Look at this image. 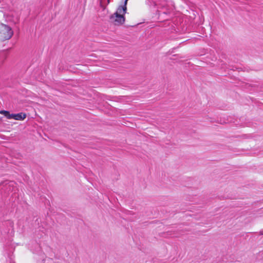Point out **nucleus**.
I'll return each mask as SVG.
<instances>
[{
  "label": "nucleus",
  "instance_id": "nucleus-4",
  "mask_svg": "<svg viewBox=\"0 0 263 263\" xmlns=\"http://www.w3.org/2000/svg\"><path fill=\"white\" fill-rule=\"evenodd\" d=\"M0 114L4 115L7 119H14V114H10L9 111H6V110H1L0 111Z\"/></svg>",
  "mask_w": 263,
  "mask_h": 263
},
{
  "label": "nucleus",
  "instance_id": "nucleus-3",
  "mask_svg": "<svg viewBox=\"0 0 263 263\" xmlns=\"http://www.w3.org/2000/svg\"><path fill=\"white\" fill-rule=\"evenodd\" d=\"M13 35L11 26L0 22V41H5L10 39Z\"/></svg>",
  "mask_w": 263,
  "mask_h": 263
},
{
  "label": "nucleus",
  "instance_id": "nucleus-6",
  "mask_svg": "<svg viewBox=\"0 0 263 263\" xmlns=\"http://www.w3.org/2000/svg\"><path fill=\"white\" fill-rule=\"evenodd\" d=\"M101 4H102L103 2H102V0H101V2H100Z\"/></svg>",
  "mask_w": 263,
  "mask_h": 263
},
{
  "label": "nucleus",
  "instance_id": "nucleus-2",
  "mask_svg": "<svg viewBox=\"0 0 263 263\" xmlns=\"http://www.w3.org/2000/svg\"><path fill=\"white\" fill-rule=\"evenodd\" d=\"M2 21L8 23L10 26L17 24L19 21V16L17 13L13 10H8L5 11H0V18Z\"/></svg>",
  "mask_w": 263,
  "mask_h": 263
},
{
  "label": "nucleus",
  "instance_id": "nucleus-7",
  "mask_svg": "<svg viewBox=\"0 0 263 263\" xmlns=\"http://www.w3.org/2000/svg\"><path fill=\"white\" fill-rule=\"evenodd\" d=\"M109 0H107V3H109Z\"/></svg>",
  "mask_w": 263,
  "mask_h": 263
},
{
  "label": "nucleus",
  "instance_id": "nucleus-5",
  "mask_svg": "<svg viewBox=\"0 0 263 263\" xmlns=\"http://www.w3.org/2000/svg\"><path fill=\"white\" fill-rule=\"evenodd\" d=\"M26 117V115L25 113L21 112L15 114L14 120H23Z\"/></svg>",
  "mask_w": 263,
  "mask_h": 263
},
{
  "label": "nucleus",
  "instance_id": "nucleus-1",
  "mask_svg": "<svg viewBox=\"0 0 263 263\" xmlns=\"http://www.w3.org/2000/svg\"><path fill=\"white\" fill-rule=\"evenodd\" d=\"M128 0H125L124 4L119 6L116 12L112 14L110 19L115 25H121L125 21L124 14L126 11V3Z\"/></svg>",
  "mask_w": 263,
  "mask_h": 263
}]
</instances>
